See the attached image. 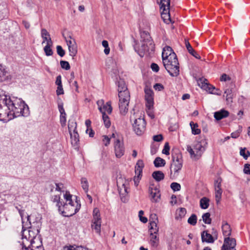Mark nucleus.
<instances>
[{
  "instance_id": "nucleus-1",
  "label": "nucleus",
  "mask_w": 250,
  "mask_h": 250,
  "mask_svg": "<svg viewBox=\"0 0 250 250\" xmlns=\"http://www.w3.org/2000/svg\"><path fill=\"white\" fill-rule=\"evenodd\" d=\"M63 198L65 201V203L60 201V195H53L51 198L52 201L56 203L58 210L62 215L70 217L78 212L81 208V204L76 196H75L74 200L72 199V195L69 192L66 191L63 194Z\"/></svg>"
},
{
  "instance_id": "nucleus-2",
  "label": "nucleus",
  "mask_w": 250,
  "mask_h": 250,
  "mask_svg": "<svg viewBox=\"0 0 250 250\" xmlns=\"http://www.w3.org/2000/svg\"><path fill=\"white\" fill-rule=\"evenodd\" d=\"M8 105L13 118L20 116H27L29 114L28 105L21 99L7 97L5 91L0 89V101Z\"/></svg>"
},
{
  "instance_id": "nucleus-3",
  "label": "nucleus",
  "mask_w": 250,
  "mask_h": 250,
  "mask_svg": "<svg viewBox=\"0 0 250 250\" xmlns=\"http://www.w3.org/2000/svg\"><path fill=\"white\" fill-rule=\"evenodd\" d=\"M118 96L119 98V106L121 114H125L128 111V104L130 100V93L125 83L123 81L118 82Z\"/></svg>"
},
{
  "instance_id": "nucleus-4",
  "label": "nucleus",
  "mask_w": 250,
  "mask_h": 250,
  "mask_svg": "<svg viewBox=\"0 0 250 250\" xmlns=\"http://www.w3.org/2000/svg\"><path fill=\"white\" fill-rule=\"evenodd\" d=\"M19 213L21 217L22 223V238L23 239L24 237L27 240L26 235H25V232H28L29 236L28 237L29 240L30 241L31 244L30 247H26L25 246H23L21 250H43V248L42 246L41 242H40V244L39 246H36L35 244L34 239H35L34 236H31L30 234V231L29 230H26V229H24V227L26 228H31V215H27L26 217L27 219V221L25 223L23 219V211L19 210Z\"/></svg>"
},
{
  "instance_id": "nucleus-5",
  "label": "nucleus",
  "mask_w": 250,
  "mask_h": 250,
  "mask_svg": "<svg viewBox=\"0 0 250 250\" xmlns=\"http://www.w3.org/2000/svg\"><path fill=\"white\" fill-rule=\"evenodd\" d=\"M207 144V140L206 139H202L200 141H197L192 147L188 145L187 150L189 152L191 159L197 160L201 157Z\"/></svg>"
},
{
  "instance_id": "nucleus-6",
  "label": "nucleus",
  "mask_w": 250,
  "mask_h": 250,
  "mask_svg": "<svg viewBox=\"0 0 250 250\" xmlns=\"http://www.w3.org/2000/svg\"><path fill=\"white\" fill-rule=\"evenodd\" d=\"M170 59H164L163 63L165 69L172 77L179 75V64L177 56H171Z\"/></svg>"
},
{
  "instance_id": "nucleus-7",
  "label": "nucleus",
  "mask_w": 250,
  "mask_h": 250,
  "mask_svg": "<svg viewBox=\"0 0 250 250\" xmlns=\"http://www.w3.org/2000/svg\"><path fill=\"white\" fill-rule=\"evenodd\" d=\"M102 219L100 210L97 208H94L93 211V219L91 222V228L98 234L101 233Z\"/></svg>"
},
{
  "instance_id": "nucleus-8",
  "label": "nucleus",
  "mask_w": 250,
  "mask_h": 250,
  "mask_svg": "<svg viewBox=\"0 0 250 250\" xmlns=\"http://www.w3.org/2000/svg\"><path fill=\"white\" fill-rule=\"evenodd\" d=\"M140 35L143 42L142 47L143 51H148L150 48L152 49L154 44L149 34L147 31H143L140 32Z\"/></svg>"
},
{
  "instance_id": "nucleus-9",
  "label": "nucleus",
  "mask_w": 250,
  "mask_h": 250,
  "mask_svg": "<svg viewBox=\"0 0 250 250\" xmlns=\"http://www.w3.org/2000/svg\"><path fill=\"white\" fill-rule=\"evenodd\" d=\"M146 122L141 116L135 119L133 124V130L137 135H142L146 130Z\"/></svg>"
},
{
  "instance_id": "nucleus-10",
  "label": "nucleus",
  "mask_w": 250,
  "mask_h": 250,
  "mask_svg": "<svg viewBox=\"0 0 250 250\" xmlns=\"http://www.w3.org/2000/svg\"><path fill=\"white\" fill-rule=\"evenodd\" d=\"M0 101V120L7 122L13 118L8 105Z\"/></svg>"
},
{
  "instance_id": "nucleus-11",
  "label": "nucleus",
  "mask_w": 250,
  "mask_h": 250,
  "mask_svg": "<svg viewBox=\"0 0 250 250\" xmlns=\"http://www.w3.org/2000/svg\"><path fill=\"white\" fill-rule=\"evenodd\" d=\"M68 127L71 137V144L73 146H77L79 142V136L76 131V123L73 122L70 123V122H69Z\"/></svg>"
},
{
  "instance_id": "nucleus-12",
  "label": "nucleus",
  "mask_w": 250,
  "mask_h": 250,
  "mask_svg": "<svg viewBox=\"0 0 250 250\" xmlns=\"http://www.w3.org/2000/svg\"><path fill=\"white\" fill-rule=\"evenodd\" d=\"M64 39L68 46L70 56L75 57L78 52V46L75 40L70 36L65 37Z\"/></svg>"
},
{
  "instance_id": "nucleus-13",
  "label": "nucleus",
  "mask_w": 250,
  "mask_h": 250,
  "mask_svg": "<svg viewBox=\"0 0 250 250\" xmlns=\"http://www.w3.org/2000/svg\"><path fill=\"white\" fill-rule=\"evenodd\" d=\"M213 231L210 234L208 232L207 230L203 231L201 233V239L203 242H207L208 243H213L215 240L217 239V232L214 229Z\"/></svg>"
},
{
  "instance_id": "nucleus-14",
  "label": "nucleus",
  "mask_w": 250,
  "mask_h": 250,
  "mask_svg": "<svg viewBox=\"0 0 250 250\" xmlns=\"http://www.w3.org/2000/svg\"><path fill=\"white\" fill-rule=\"evenodd\" d=\"M222 179L220 178H217L214 182L215 197L217 204H218L221 199L222 189L221 188Z\"/></svg>"
},
{
  "instance_id": "nucleus-15",
  "label": "nucleus",
  "mask_w": 250,
  "mask_h": 250,
  "mask_svg": "<svg viewBox=\"0 0 250 250\" xmlns=\"http://www.w3.org/2000/svg\"><path fill=\"white\" fill-rule=\"evenodd\" d=\"M150 200L152 202H158L160 199L161 194L159 189L154 185H151L148 188Z\"/></svg>"
},
{
  "instance_id": "nucleus-16",
  "label": "nucleus",
  "mask_w": 250,
  "mask_h": 250,
  "mask_svg": "<svg viewBox=\"0 0 250 250\" xmlns=\"http://www.w3.org/2000/svg\"><path fill=\"white\" fill-rule=\"evenodd\" d=\"M114 151L117 158H121L125 153V147L123 141L117 139L114 142Z\"/></svg>"
},
{
  "instance_id": "nucleus-17",
  "label": "nucleus",
  "mask_w": 250,
  "mask_h": 250,
  "mask_svg": "<svg viewBox=\"0 0 250 250\" xmlns=\"http://www.w3.org/2000/svg\"><path fill=\"white\" fill-rule=\"evenodd\" d=\"M145 92L146 106L148 109H150L153 107L154 104L153 92L150 88H145Z\"/></svg>"
},
{
  "instance_id": "nucleus-18",
  "label": "nucleus",
  "mask_w": 250,
  "mask_h": 250,
  "mask_svg": "<svg viewBox=\"0 0 250 250\" xmlns=\"http://www.w3.org/2000/svg\"><path fill=\"white\" fill-rule=\"evenodd\" d=\"M236 242L235 239L229 237H225L222 248L227 250H236Z\"/></svg>"
},
{
  "instance_id": "nucleus-19",
  "label": "nucleus",
  "mask_w": 250,
  "mask_h": 250,
  "mask_svg": "<svg viewBox=\"0 0 250 250\" xmlns=\"http://www.w3.org/2000/svg\"><path fill=\"white\" fill-rule=\"evenodd\" d=\"M183 167V164L177 162H172L170 166V176L176 177L178 175L180 171Z\"/></svg>"
},
{
  "instance_id": "nucleus-20",
  "label": "nucleus",
  "mask_w": 250,
  "mask_h": 250,
  "mask_svg": "<svg viewBox=\"0 0 250 250\" xmlns=\"http://www.w3.org/2000/svg\"><path fill=\"white\" fill-rule=\"evenodd\" d=\"M177 56L176 54L173 52L171 47L168 46H166L164 47L162 54V57L163 61L164 59H170V57L171 56Z\"/></svg>"
},
{
  "instance_id": "nucleus-21",
  "label": "nucleus",
  "mask_w": 250,
  "mask_h": 250,
  "mask_svg": "<svg viewBox=\"0 0 250 250\" xmlns=\"http://www.w3.org/2000/svg\"><path fill=\"white\" fill-rule=\"evenodd\" d=\"M229 113L228 111L222 109L218 111L214 112V117L217 120L219 121L224 118L228 117L229 116Z\"/></svg>"
},
{
  "instance_id": "nucleus-22",
  "label": "nucleus",
  "mask_w": 250,
  "mask_h": 250,
  "mask_svg": "<svg viewBox=\"0 0 250 250\" xmlns=\"http://www.w3.org/2000/svg\"><path fill=\"white\" fill-rule=\"evenodd\" d=\"M172 162L183 163L181 152L179 149L173 150L172 151Z\"/></svg>"
},
{
  "instance_id": "nucleus-23",
  "label": "nucleus",
  "mask_w": 250,
  "mask_h": 250,
  "mask_svg": "<svg viewBox=\"0 0 250 250\" xmlns=\"http://www.w3.org/2000/svg\"><path fill=\"white\" fill-rule=\"evenodd\" d=\"M222 230L223 235L225 237H229L231 235V229L230 226L225 221L222 222Z\"/></svg>"
},
{
  "instance_id": "nucleus-24",
  "label": "nucleus",
  "mask_w": 250,
  "mask_h": 250,
  "mask_svg": "<svg viewBox=\"0 0 250 250\" xmlns=\"http://www.w3.org/2000/svg\"><path fill=\"white\" fill-rule=\"evenodd\" d=\"M41 37L42 38V44H43L45 42L46 43H51L53 42L50 37V35L48 32L45 29H42L41 30Z\"/></svg>"
},
{
  "instance_id": "nucleus-25",
  "label": "nucleus",
  "mask_w": 250,
  "mask_h": 250,
  "mask_svg": "<svg viewBox=\"0 0 250 250\" xmlns=\"http://www.w3.org/2000/svg\"><path fill=\"white\" fill-rule=\"evenodd\" d=\"M161 17L164 22L169 24L171 22V20L169 14V9L167 8L165 11L162 10Z\"/></svg>"
},
{
  "instance_id": "nucleus-26",
  "label": "nucleus",
  "mask_w": 250,
  "mask_h": 250,
  "mask_svg": "<svg viewBox=\"0 0 250 250\" xmlns=\"http://www.w3.org/2000/svg\"><path fill=\"white\" fill-rule=\"evenodd\" d=\"M144 167V164L142 160H139L135 166V172L136 175H142V171Z\"/></svg>"
},
{
  "instance_id": "nucleus-27",
  "label": "nucleus",
  "mask_w": 250,
  "mask_h": 250,
  "mask_svg": "<svg viewBox=\"0 0 250 250\" xmlns=\"http://www.w3.org/2000/svg\"><path fill=\"white\" fill-rule=\"evenodd\" d=\"M207 80L206 79L204 80V83H203L202 85V87L206 89L207 91H208L209 93L216 94L218 95H220V93H216V92H214L213 90L215 89V88L212 85H209L206 82Z\"/></svg>"
},
{
  "instance_id": "nucleus-28",
  "label": "nucleus",
  "mask_w": 250,
  "mask_h": 250,
  "mask_svg": "<svg viewBox=\"0 0 250 250\" xmlns=\"http://www.w3.org/2000/svg\"><path fill=\"white\" fill-rule=\"evenodd\" d=\"M226 94V100L229 104L232 103V99L233 94L232 93V89L231 88H228L224 92Z\"/></svg>"
},
{
  "instance_id": "nucleus-29",
  "label": "nucleus",
  "mask_w": 250,
  "mask_h": 250,
  "mask_svg": "<svg viewBox=\"0 0 250 250\" xmlns=\"http://www.w3.org/2000/svg\"><path fill=\"white\" fill-rule=\"evenodd\" d=\"M112 111V108L111 105V102H107L103 105L102 111H100L102 113V115H104V114H106V112L108 114H111Z\"/></svg>"
},
{
  "instance_id": "nucleus-30",
  "label": "nucleus",
  "mask_w": 250,
  "mask_h": 250,
  "mask_svg": "<svg viewBox=\"0 0 250 250\" xmlns=\"http://www.w3.org/2000/svg\"><path fill=\"white\" fill-rule=\"evenodd\" d=\"M151 245L153 247H157L159 244V239L157 234L150 233Z\"/></svg>"
},
{
  "instance_id": "nucleus-31",
  "label": "nucleus",
  "mask_w": 250,
  "mask_h": 250,
  "mask_svg": "<svg viewBox=\"0 0 250 250\" xmlns=\"http://www.w3.org/2000/svg\"><path fill=\"white\" fill-rule=\"evenodd\" d=\"M152 177L158 182H159L164 179L165 175L161 171H155L152 174Z\"/></svg>"
},
{
  "instance_id": "nucleus-32",
  "label": "nucleus",
  "mask_w": 250,
  "mask_h": 250,
  "mask_svg": "<svg viewBox=\"0 0 250 250\" xmlns=\"http://www.w3.org/2000/svg\"><path fill=\"white\" fill-rule=\"evenodd\" d=\"M81 185L84 192L87 193L89 190V184L86 178L82 177L81 179Z\"/></svg>"
},
{
  "instance_id": "nucleus-33",
  "label": "nucleus",
  "mask_w": 250,
  "mask_h": 250,
  "mask_svg": "<svg viewBox=\"0 0 250 250\" xmlns=\"http://www.w3.org/2000/svg\"><path fill=\"white\" fill-rule=\"evenodd\" d=\"M209 200L206 197H203L200 201V206L202 209H207L209 207Z\"/></svg>"
},
{
  "instance_id": "nucleus-34",
  "label": "nucleus",
  "mask_w": 250,
  "mask_h": 250,
  "mask_svg": "<svg viewBox=\"0 0 250 250\" xmlns=\"http://www.w3.org/2000/svg\"><path fill=\"white\" fill-rule=\"evenodd\" d=\"M190 126H191V132L193 134L198 135L201 133V130L198 128V125L197 123L190 122Z\"/></svg>"
},
{
  "instance_id": "nucleus-35",
  "label": "nucleus",
  "mask_w": 250,
  "mask_h": 250,
  "mask_svg": "<svg viewBox=\"0 0 250 250\" xmlns=\"http://www.w3.org/2000/svg\"><path fill=\"white\" fill-rule=\"evenodd\" d=\"M53 46V43H46V45L43 48V50L45 54V55L47 56H52L53 54V51L51 49V47Z\"/></svg>"
},
{
  "instance_id": "nucleus-36",
  "label": "nucleus",
  "mask_w": 250,
  "mask_h": 250,
  "mask_svg": "<svg viewBox=\"0 0 250 250\" xmlns=\"http://www.w3.org/2000/svg\"><path fill=\"white\" fill-rule=\"evenodd\" d=\"M159 5L161 10H166L167 8L169 9L170 0H161Z\"/></svg>"
},
{
  "instance_id": "nucleus-37",
  "label": "nucleus",
  "mask_w": 250,
  "mask_h": 250,
  "mask_svg": "<svg viewBox=\"0 0 250 250\" xmlns=\"http://www.w3.org/2000/svg\"><path fill=\"white\" fill-rule=\"evenodd\" d=\"M154 165L157 167H164L166 165V161L160 157H157L154 161Z\"/></svg>"
},
{
  "instance_id": "nucleus-38",
  "label": "nucleus",
  "mask_w": 250,
  "mask_h": 250,
  "mask_svg": "<svg viewBox=\"0 0 250 250\" xmlns=\"http://www.w3.org/2000/svg\"><path fill=\"white\" fill-rule=\"evenodd\" d=\"M150 227L149 228L150 233L157 234L159 231V228L157 226L156 223L155 221H152L150 223Z\"/></svg>"
},
{
  "instance_id": "nucleus-39",
  "label": "nucleus",
  "mask_w": 250,
  "mask_h": 250,
  "mask_svg": "<svg viewBox=\"0 0 250 250\" xmlns=\"http://www.w3.org/2000/svg\"><path fill=\"white\" fill-rule=\"evenodd\" d=\"M202 219L203 222L207 224H210L211 223V219L210 218V214L207 212L203 214Z\"/></svg>"
},
{
  "instance_id": "nucleus-40",
  "label": "nucleus",
  "mask_w": 250,
  "mask_h": 250,
  "mask_svg": "<svg viewBox=\"0 0 250 250\" xmlns=\"http://www.w3.org/2000/svg\"><path fill=\"white\" fill-rule=\"evenodd\" d=\"M197 216L195 214H192L188 219V222L192 226H195L197 223Z\"/></svg>"
},
{
  "instance_id": "nucleus-41",
  "label": "nucleus",
  "mask_w": 250,
  "mask_h": 250,
  "mask_svg": "<svg viewBox=\"0 0 250 250\" xmlns=\"http://www.w3.org/2000/svg\"><path fill=\"white\" fill-rule=\"evenodd\" d=\"M102 117L105 126L106 128H108L111 125V122L109 117L106 114H104V115H102Z\"/></svg>"
},
{
  "instance_id": "nucleus-42",
  "label": "nucleus",
  "mask_w": 250,
  "mask_h": 250,
  "mask_svg": "<svg viewBox=\"0 0 250 250\" xmlns=\"http://www.w3.org/2000/svg\"><path fill=\"white\" fill-rule=\"evenodd\" d=\"M240 154L243 157L244 159L247 160L250 156V152L248 150L246 151V148H241L240 151Z\"/></svg>"
},
{
  "instance_id": "nucleus-43",
  "label": "nucleus",
  "mask_w": 250,
  "mask_h": 250,
  "mask_svg": "<svg viewBox=\"0 0 250 250\" xmlns=\"http://www.w3.org/2000/svg\"><path fill=\"white\" fill-rule=\"evenodd\" d=\"M242 131V126L239 125L238 127V129L236 131L231 133V137L235 139L237 138L240 136V133H241Z\"/></svg>"
},
{
  "instance_id": "nucleus-44",
  "label": "nucleus",
  "mask_w": 250,
  "mask_h": 250,
  "mask_svg": "<svg viewBox=\"0 0 250 250\" xmlns=\"http://www.w3.org/2000/svg\"><path fill=\"white\" fill-rule=\"evenodd\" d=\"M7 79L6 72L2 69V66H0V82L6 80Z\"/></svg>"
},
{
  "instance_id": "nucleus-45",
  "label": "nucleus",
  "mask_w": 250,
  "mask_h": 250,
  "mask_svg": "<svg viewBox=\"0 0 250 250\" xmlns=\"http://www.w3.org/2000/svg\"><path fill=\"white\" fill-rule=\"evenodd\" d=\"M187 213V210L185 208H180L177 211V213L178 215V216L180 218L184 217Z\"/></svg>"
},
{
  "instance_id": "nucleus-46",
  "label": "nucleus",
  "mask_w": 250,
  "mask_h": 250,
  "mask_svg": "<svg viewBox=\"0 0 250 250\" xmlns=\"http://www.w3.org/2000/svg\"><path fill=\"white\" fill-rule=\"evenodd\" d=\"M60 64L61 67L66 70H69L70 68V66L69 62L65 61H61Z\"/></svg>"
},
{
  "instance_id": "nucleus-47",
  "label": "nucleus",
  "mask_w": 250,
  "mask_h": 250,
  "mask_svg": "<svg viewBox=\"0 0 250 250\" xmlns=\"http://www.w3.org/2000/svg\"><path fill=\"white\" fill-rule=\"evenodd\" d=\"M170 187L174 191H179L181 189V185L177 183H172Z\"/></svg>"
},
{
  "instance_id": "nucleus-48",
  "label": "nucleus",
  "mask_w": 250,
  "mask_h": 250,
  "mask_svg": "<svg viewBox=\"0 0 250 250\" xmlns=\"http://www.w3.org/2000/svg\"><path fill=\"white\" fill-rule=\"evenodd\" d=\"M57 54L61 57L65 55V51L60 45H57L56 47Z\"/></svg>"
},
{
  "instance_id": "nucleus-49",
  "label": "nucleus",
  "mask_w": 250,
  "mask_h": 250,
  "mask_svg": "<svg viewBox=\"0 0 250 250\" xmlns=\"http://www.w3.org/2000/svg\"><path fill=\"white\" fill-rule=\"evenodd\" d=\"M185 45H186V46L188 52L190 54H193V53H195L196 54V52L192 48V46H191L189 42L188 41H185Z\"/></svg>"
},
{
  "instance_id": "nucleus-50",
  "label": "nucleus",
  "mask_w": 250,
  "mask_h": 250,
  "mask_svg": "<svg viewBox=\"0 0 250 250\" xmlns=\"http://www.w3.org/2000/svg\"><path fill=\"white\" fill-rule=\"evenodd\" d=\"M144 211L143 210H140L139 212V218H140V220L144 223H146L147 222V218L146 217H144V216H143L144 215Z\"/></svg>"
},
{
  "instance_id": "nucleus-51",
  "label": "nucleus",
  "mask_w": 250,
  "mask_h": 250,
  "mask_svg": "<svg viewBox=\"0 0 250 250\" xmlns=\"http://www.w3.org/2000/svg\"><path fill=\"white\" fill-rule=\"evenodd\" d=\"M169 150H170V147L169 146L168 143H166L164 146V147L162 150V153L163 154H165L167 155L169 154Z\"/></svg>"
},
{
  "instance_id": "nucleus-52",
  "label": "nucleus",
  "mask_w": 250,
  "mask_h": 250,
  "mask_svg": "<svg viewBox=\"0 0 250 250\" xmlns=\"http://www.w3.org/2000/svg\"><path fill=\"white\" fill-rule=\"evenodd\" d=\"M102 142L105 146H107L110 144V138L106 135H103L102 136Z\"/></svg>"
},
{
  "instance_id": "nucleus-53",
  "label": "nucleus",
  "mask_w": 250,
  "mask_h": 250,
  "mask_svg": "<svg viewBox=\"0 0 250 250\" xmlns=\"http://www.w3.org/2000/svg\"><path fill=\"white\" fill-rule=\"evenodd\" d=\"M56 190L60 192H63V185L62 183H56Z\"/></svg>"
},
{
  "instance_id": "nucleus-54",
  "label": "nucleus",
  "mask_w": 250,
  "mask_h": 250,
  "mask_svg": "<svg viewBox=\"0 0 250 250\" xmlns=\"http://www.w3.org/2000/svg\"><path fill=\"white\" fill-rule=\"evenodd\" d=\"M97 104L98 107V109L100 111H102V107L103 105L104 104V101L102 99L99 100L97 102Z\"/></svg>"
},
{
  "instance_id": "nucleus-55",
  "label": "nucleus",
  "mask_w": 250,
  "mask_h": 250,
  "mask_svg": "<svg viewBox=\"0 0 250 250\" xmlns=\"http://www.w3.org/2000/svg\"><path fill=\"white\" fill-rule=\"evenodd\" d=\"M244 172L247 174H250V164H246L244 165Z\"/></svg>"
},
{
  "instance_id": "nucleus-56",
  "label": "nucleus",
  "mask_w": 250,
  "mask_h": 250,
  "mask_svg": "<svg viewBox=\"0 0 250 250\" xmlns=\"http://www.w3.org/2000/svg\"><path fill=\"white\" fill-rule=\"evenodd\" d=\"M153 88L155 90L158 91H161L164 88V86L162 84L159 83H156L154 85Z\"/></svg>"
},
{
  "instance_id": "nucleus-57",
  "label": "nucleus",
  "mask_w": 250,
  "mask_h": 250,
  "mask_svg": "<svg viewBox=\"0 0 250 250\" xmlns=\"http://www.w3.org/2000/svg\"><path fill=\"white\" fill-rule=\"evenodd\" d=\"M56 93L57 95L63 94L64 91L62 88V85L58 86L57 89L56 90Z\"/></svg>"
},
{
  "instance_id": "nucleus-58",
  "label": "nucleus",
  "mask_w": 250,
  "mask_h": 250,
  "mask_svg": "<svg viewBox=\"0 0 250 250\" xmlns=\"http://www.w3.org/2000/svg\"><path fill=\"white\" fill-rule=\"evenodd\" d=\"M163 139V136L161 134L156 135H154L153 137V139L155 142H160Z\"/></svg>"
},
{
  "instance_id": "nucleus-59",
  "label": "nucleus",
  "mask_w": 250,
  "mask_h": 250,
  "mask_svg": "<svg viewBox=\"0 0 250 250\" xmlns=\"http://www.w3.org/2000/svg\"><path fill=\"white\" fill-rule=\"evenodd\" d=\"M142 175H136L134 178V184L136 187L138 186Z\"/></svg>"
},
{
  "instance_id": "nucleus-60",
  "label": "nucleus",
  "mask_w": 250,
  "mask_h": 250,
  "mask_svg": "<svg viewBox=\"0 0 250 250\" xmlns=\"http://www.w3.org/2000/svg\"><path fill=\"white\" fill-rule=\"evenodd\" d=\"M151 68L155 72H158L159 70V67L158 65L155 63H152L151 64Z\"/></svg>"
},
{
  "instance_id": "nucleus-61",
  "label": "nucleus",
  "mask_w": 250,
  "mask_h": 250,
  "mask_svg": "<svg viewBox=\"0 0 250 250\" xmlns=\"http://www.w3.org/2000/svg\"><path fill=\"white\" fill-rule=\"evenodd\" d=\"M60 122L62 125H63L65 124L66 122V113L63 115L61 114L60 115Z\"/></svg>"
},
{
  "instance_id": "nucleus-62",
  "label": "nucleus",
  "mask_w": 250,
  "mask_h": 250,
  "mask_svg": "<svg viewBox=\"0 0 250 250\" xmlns=\"http://www.w3.org/2000/svg\"><path fill=\"white\" fill-rule=\"evenodd\" d=\"M230 78H229V77L226 74H223L220 78V81H224V82H226L228 80H230Z\"/></svg>"
},
{
  "instance_id": "nucleus-63",
  "label": "nucleus",
  "mask_w": 250,
  "mask_h": 250,
  "mask_svg": "<svg viewBox=\"0 0 250 250\" xmlns=\"http://www.w3.org/2000/svg\"><path fill=\"white\" fill-rule=\"evenodd\" d=\"M58 108H59V110L61 115V114L63 115L65 113L64 109L63 108V107L62 104H58Z\"/></svg>"
},
{
  "instance_id": "nucleus-64",
  "label": "nucleus",
  "mask_w": 250,
  "mask_h": 250,
  "mask_svg": "<svg viewBox=\"0 0 250 250\" xmlns=\"http://www.w3.org/2000/svg\"><path fill=\"white\" fill-rule=\"evenodd\" d=\"M91 122L90 120L87 119L85 122V124L87 127V130H86V133H88V131H89V129L91 128Z\"/></svg>"
}]
</instances>
